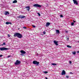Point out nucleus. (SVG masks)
I'll use <instances>...</instances> for the list:
<instances>
[{
	"instance_id": "obj_18",
	"label": "nucleus",
	"mask_w": 79,
	"mask_h": 79,
	"mask_svg": "<svg viewBox=\"0 0 79 79\" xmlns=\"http://www.w3.org/2000/svg\"><path fill=\"white\" fill-rule=\"evenodd\" d=\"M52 65H53V66H56V64L55 63H52Z\"/></svg>"
},
{
	"instance_id": "obj_23",
	"label": "nucleus",
	"mask_w": 79,
	"mask_h": 79,
	"mask_svg": "<svg viewBox=\"0 0 79 79\" xmlns=\"http://www.w3.org/2000/svg\"><path fill=\"white\" fill-rule=\"evenodd\" d=\"M44 73H45L46 74L47 73H48V72L44 71L43 72Z\"/></svg>"
},
{
	"instance_id": "obj_34",
	"label": "nucleus",
	"mask_w": 79,
	"mask_h": 79,
	"mask_svg": "<svg viewBox=\"0 0 79 79\" xmlns=\"http://www.w3.org/2000/svg\"><path fill=\"white\" fill-rule=\"evenodd\" d=\"M45 79H48V78H47V77H45Z\"/></svg>"
},
{
	"instance_id": "obj_24",
	"label": "nucleus",
	"mask_w": 79,
	"mask_h": 79,
	"mask_svg": "<svg viewBox=\"0 0 79 79\" xmlns=\"http://www.w3.org/2000/svg\"><path fill=\"white\" fill-rule=\"evenodd\" d=\"M60 16V17H61V18H63V15H61Z\"/></svg>"
},
{
	"instance_id": "obj_15",
	"label": "nucleus",
	"mask_w": 79,
	"mask_h": 79,
	"mask_svg": "<svg viewBox=\"0 0 79 79\" xmlns=\"http://www.w3.org/2000/svg\"><path fill=\"white\" fill-rule=\"evenodd\" d=\"M56 34H60V31L59 30H56Z\"/></svg>"
},
{
	"instance_id": "obj_28",
	"label": "nucleus",
	"mask_w": 79,
	"mask_h": 79,
	"mask_svg": "<svg viewBox=\"0 0 79 79\" xmlns=\"http://www.w3.org/2000/svg\"><path fill=\"white\" fill-rule=\"evenodd\" d=\"M69 63L70 64H71L72 63V62H71V61H69Z\"/></svg>"
},
{
	"instance_id": "obj_10",
	"label": "nucleus",
	"mask_w": 79,
	"mask_h": 79,
	"mask_svg": "<svg viewBox=\"0 0 79 79\" xmlns=\"http://www.w3.org/2000/svg\"><path fill=\"white\" fill-rule=\"evenodd\" d=\"M54 43L56 45H58V41H56V40H54Z\"/></svg>"
},
{
	"instance_id": "obj_4",
	"label": "nucleus",
	"mask_w": 79,
	"mask_h": 79,
	"mask_svg": "<svg viewBox=\"0 0 79 79\" xmlns=\"http://www.w3.org/2000/svg\"><path fill=\"white\" fill-rule=\"evenodd\" d=\"M33 6H35V7H38L39 8H41L42 6L40 5H39L37 4H35L33 5Z\"/></svg>"
},
{
	"instance_id": "obj_33",
	"label": "nucleus",
	"mask_w": 79,
	"mask_h": 79,
	"mask_svg": "<svg viewBox=\"0 0 79 79\" xmlns=\"http://www.w3.org/2000/svg\"><path fill=\"white\" fill-rule=\"evenodd\" d=\"M67 40H69V38H67Z\"/></svg>"
},
{
	"instance_id": "obj_6",
	"label": "nucleus",
	"mask_w": 79,
	"mask_h": 79,
	"mask_svg": "<svg viewBox=\"0 0 79 79\" xmlns=\"http://www.w3.org/2000/svg\"><path fill=\"white\" fill-rule=\"evenodd\" d=\"M73 3L76 5H78V2H77V1L76 0H73Z\"/></svg>"
},
{
	"instance_id": "obj_27",
	"label": "nucleus",
	"mask_w": 79,
	"mask_h": 79,
	"mask_svg": "<svg viewBox=\"0 0 79 79\" xmlns=\"http://www.w3.org/2000/svg\"><path fill=\"white\" fill-rule=\"evenodd\" d=\"M8 36L9 37H10V35L9 34H8Z\"/></svg>"
},
{
	"instance_id": "obj_17",
	"label": "nucleus",
	"mask_w": 79,
	"mask_h": 79,
	"mask_svg": "<svg viewBox=\"0 0 79 79\" xmlns=\"http://www.w3.org/2000/svg\"><path fill=\"white\" fill-rule=\"evenodd\" d=\"M67 47H68V48H71V46L69 45H67Z\"/></svg>"
},
{
	"instance_id": "obj_2",
	"label": "nucleus",
	"mask_w": 79,
	"mask_h": 79,
	"mask_svg": "<svg viewBox=\"0 0 79 79\" xmlns=\"http://www.w3.org/2000/svg\"><path fill=\"white\" fill-rule=\"evenodd\" d=\"M0 50L1 51L3 50H9V49L5 47H2L0 48Z\"/></svg>"
},
{
	"instance_id": "obj_12",
	"label": "nucleus",
	"mask_w": 79,
	"mask_h": 79,
	"mask_svg": "<svg viewBox=\"0 0 79 79\" xmlns=\"http://www.w3.org/2000/svg\"><path fill=\"white\" fill-rule=\"evenodd\" d=\"M50 23L49 22H47L46 23V27H48V26H50Z\"/></svg>"
},
{
	"instance_id": "obj_30",
	"label": "nucleus",
	"mask_w": 79,
	"mask_h": 79,
	"mask_svg": "<svg viewBox=\"0 0 79 79\" xmlns=\"http://www.w3.org/2000/svg\"><path fill=\"white\" fill-rule=\"evenodd\" d=\"M66 78H69V76H66Z\"/></svg>"
},
{
	"instance_id": "obj_38",
	"label": "nucleus",
	"mask_w": 79,
	"mask_h": 79,
	"mask_svg": "<svg viewBox=\"0 0 79 79\" xmlns=\"http://www.w3.org/2000/svg\"><path fill=\"white\" fill-rule=\"evenodd\" d=\"M77 52V53H79V51H78V52Z\"/></svg>"
},
{
	"instance_id": "obj_32",
	"label": "nucleus",
	"mask_w": 79,
	"mask_h": 79,
	"mask_svg": "<svg viewBox=\"0 0 79 79\" xmlns=\"http://www.w3.org/2000/svg\"><path fill=\"white\" fill-rule=\"evenodd\" d=\"M73 22H74V23H76V21H74V20H73Z\"/></svg>"
},
{
	"instance_id": "obj_29",
	"label": "nucleus",
	"mask_w": 79,
	"mask_h": 79,
	"mask_svg": "<svg viewBox=\"0 0 79 79\" xmlns=\"http://www.w3.org/2000/svg\"><path fill=\"white\" fill-rule=\"evenodd\" d=\"M32 26L33 27H35V26L34 25H32Z\"/></svg>"
},
{
	"instance_id": "obj_5",
	"label": "nucleus",
	"mask_w": 79,
	"mask_h": 79,
	"mask_svg": "<svg viewBox=\"0 0 79 79\" xmlns=\"http://www.w3.org/2000/svg\"><path fill=\"white\" fill-rule=\"evenodd\" d=\"M33 64H37L38 65V64H39V62H38L37 61H34L33 62Z\"/></svg>"
},
{
	"instance_id": "obj_35",
	"label": "nucleus",
	"mask_w": 79,
	"mask_h": 79,
	"mask_svg": "<svg viewBox=\"0 0 79 79\" xmlns=\"http://www.w3.org/2000/svg\"><path fill=\"white\" fill-rule=\"evenodd\" d=\"M9 57H10V56H8V58H9Z\"/></svg>"
},
{
	"instance_id": "obj_26",
	"label": "nucleus",
	"mask_w": 79,
	"mask_h": 79,
	"mask_svg": "<svg viewBox=\"0 0 79 79\" xmlns=\"http://www.w3.org/2000/svg\"><path fill=\"white\" fill-rule=\"evenodd\" d=\"M43 34H46V32H45V31H43Z\"/></svg>"
},
{
	"instance_id": "obj_21",
	"label": "nucleus",
	"mask_w": 79,
	"mask_h": 79,
	"mask_svg": "<svg viewBox=\"0 0 79 79\" xmlns=\"http://www.w3.org/2000/svg\"><path fill=\"white\" fill-rule=\"evenodd\" d=\"M74 22H73L71 23V25H72V26H73V25H74Z\"/></svg>"
},
{
	"instance_id": "obj_22",
	"label": "nucleus",
	"mask_w": 79,
	"mask_h": 79,
	"mask_svg": "<svg viewBox=\"0 0 79 79\" xmlns=\"http://www.w3.org/2000/svg\"><path fill=\"white\" fill-rule=\"evenodd\" d=\"M37 14L38 15H39V16H40V13H37Z\"/></svg>"
},
{
	"instance_id": "obj_31",
	"label": "nucleus",
	"mask_w": 79,
	"mask_h": 79,
	"mask_svg": "<svg viewBox=\"0 0 79 79\" xmlns=\"http://www.w3.org/2000/svg\"><path fill=\"white\" fill-rule=\"evenodd\" d=\"M2 56H3V55H0V57H2Z\"/></svg>"
},
{
	"instance_id": "obj_36",
	"label": "nucleus",
	"mask_w": 79,
	"mask_h": 79,
	"mask_svg": "<svg viewBox=\"0 0 79 79\" xmlns=\"http://www.w3.org/2000/svg\"><path fill=\"white\" fill-rule=\"evenodd\" d=\"M66 32H68V31H66Z\"/></svg>"
},
{
	"instance_id": "obj_1",
	"label": "nucleus",
	"mask_w": 79,
	"mask_h": 79,
	"mask_svg": "<svg viewBox=\"0 0 79 79\" xmlns=\"http://www.w3.org/2000/svg\"><path fill=\"white\" fill-rule=\"evenodd\" d=\"M14 36V37H17L20 39H21L23 37V35L21 34L18 33H15Z\"/></svg>"
},
{
	"instance_id": "obj_16",
	"label": "nucleus",
	"mask_w": 79,
	"mask_h": 79,
	"mask_svg": "<svg viewBox=\"0 0 79 79\" xmlns=\"http://www.w3.org/2000/svg\"><path fill=\"white\" fill-rule=\"evenodd\" d=\"M13 3H17V1L16 0H15L13 2Z\"/></svg>"
},
{
	"instance_id": "obj_8",
	"label": "nucleus",
	"mask_w": 79,
	"mask_h": 79,
	"mask_svg": "<svg viewBox=\"0 0 79 79\" xmlns=\"http://www.w3.org/2000/svg\"><path fill=\"white\" fill-rule=\"evenodd\" d=\"M18 18H21L22 19H23V18L24 19V18H26V17L24 15H20L18 17Z\"/></svg>"
},
{
	"instance_id": "obj_20",
	"label": "nucleus",
	"mask_w": 79,
	"mask_h": 79,
	"mask_svg": "<svg viewBox=\"0 0 79 79\" xmlns=\"http://www.w3.org/2000/svg\"><path fill=\"white\" fill-rule=\"evenodd\" d=\"M6 45V44H5V43H3V44H2L1 45L3 46V45Z\"/></svg>"
},
{
	"instance_id": "obj_9",
	"label": "nucleus",
	"mask_w": 79,
	"mask_h": 79,
	"mask_svg": "<svg viewBox=\"0 0 79 79\" xmlns=\"http://www.w3.org/2000/svg\"><path fill=\"white\" fill-rule=\"evenodd\" d=\"M61 74L62 75H65L66 74V72L64 70H62Z\"/></svg>"
},
{
	"instance_id": "obj_25",
	"label": "nucleus",
	"mask_w": 79,
	"mask_h": 79,
	"mask_svg": "<svg viewBox=\"0 0 79 79\" xmlns=\"http://www.w3.org/2000/svg\"><path fill=\"white\" fill-rule=\"evenodd\" d=\"M23 29H27V27H23Z\"/></svg>"
},
{
	"instance_id": "obj_14",
	"label": "nucleus",
	"mask_w": 79,
	"mask_h": 79,
	"mask_svg": "<svg viewBox=\"0 0 79 79\" xmlns=\"http://www.w3.org/2000/svg\"><path fill=\"white\" fill-rule=\"evenodd\" d=\"M6 24L8 25V24H11V23L7 22L6 23Z\"/></svg>"
},
{
	"instance_id": "obj_37",
	"label": "nucleus",
	"mask_w": 79,
	"mask_h": 79,
	"mask_svg": "<svg viewBox=\"0 0 79 79\" xmlns=\"http://www.w3.org/2000/svg\"><path fill=\"white\" fill-rule=\"evenodd\" d=\"M70 74H72V72H70Z\"/></svg>"
},
{
	"instance_id": "obj_11",
	"label": "nucleus",
	"mask_w": 79,
	"mask_h": 79,
	"mask_svg": "<svg viewBox=\"0 0 79 79\" xmlns=\"http://www.w3.org/2000/svg\"><path fill=\"white\" fill-rule=\"evenodd\" d=\"M25 8H27V11H29V10H30V6L26 7Z\"/></svg>"
},
{
	"instance_id": "obj_39",
	"label": "nucleus",
	"mask_w": 79,
	"mask_h": 79,
	"mask_svg": "<svg viewBox=\"0 0 79 79\" xmlns=\"http://www.w3.org/2000/svg\"><path fill=\"white\" fill-rule=\"evenodd\" d=\"M29 0V1H31L32 0Z\"/></svg>"
},
{
	"instance_id": "obj_13",
	"label": "nucleus",
	"mask_w": 79,
	"mask_h": 79,
	"mask_svg": "<svg viewBox=\"0 0 79 79\" xmlns=\"http://www.w3.org/2000/svg\"><path fill=\"white\" fill-rule=\"evenodd\" d=\"M4 14L5 15H9V12L8 11H5Z\"/></svg>"
},
{
	"instance_id": "obj_3",
	"label": "nucleus",
	"mask_w": 79,
	"mask_h": 79,
	"mask_svg": "<svg viewBox=\"0 0 79 79\" xmlns=\"http://www.w3.org/2000/svg\"><path fill=\"white\" fill-rule=\"evenodd\" d=\"M21 63V61H19L18 60H17L15 62V65H18Z\"/></svg>"
},
{
	"instance_id": "obj_19",
	"label": "nucleus",
	"mask_w": 79,
	"mask_h": 79,
	"mask_svg": "<svg viewBox=\"0 0 79 79\" xmlns=\"http://www.w3.org/2000/svg\"><path fill=\"white\" fill-rule=\"evenodd\" d=\"M73 54V55H76V52H72Z\"/></svg>"
},
{
	"instance_id": "obj_7",
	"label": "nucleus",
	"mask_w": 79,
	"mask_h": 79,
	"mask_svg": "<svg viewBox=\"0 0 79 79\" xmlns=\"http://www.w3.org/2000/svg\"><path fill=\"white\" fill-rule=\"evenodd\" d=\"M20 52L22 54H20L21 55H24L23 54H26V52L23 51V50H21L20 51Z\"/></svg>"
}]
</instances>
